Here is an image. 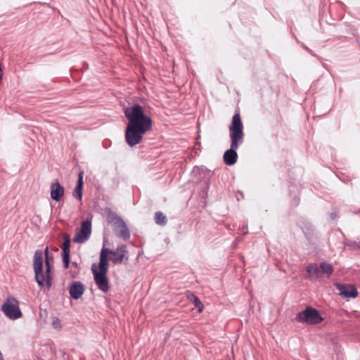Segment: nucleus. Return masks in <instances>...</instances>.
I'll return each mask as SVG.
<instances>
[{
    "label": "nucleus",
    "instance_id": "1",
    "mask_svg": "<svg viewBox=\"0 0 360 360\" xmlns=\"http://www.w3.org/2000/svg\"><path fill=\"white\" fill-rule=\"evenodd\" d=\"M128 123L125 129L127 143L133 147L142 141L144 134L153 128V120L149 112L139 104H134L124 109Z\"/></svg>",
    "mask_w": 360,
    "mask_h": 360
},
{
    "label": "nucleus",
    "instance_id": "12",
    "mask_svg": "<svg viewBox=\"0 0 360 360\" xmlns=\"http://www.w3.org/2000/svg\"><path fill=\"white\" fill-rule=\"evenodd\" d=\"M114 253H109L114 256L113 257H110L112 262L114 264H121L125 257L126 253H127V246L125 245H120L117 246L115 250H112Z\"/></svg>",
    "mask_w": 360,
    "mask_h": 360
},
{
    "label": "nucleus",
    "instance_id": "2",
    "mask_svg": "<svg viewBox=\"0 0 360 360\" xmlns=\"http://www.w3.org/2000/svg\"><path fill=\"white\" fill-rule=\"evenodd\" d=\"M45 271L43 270V252L41 250H37L33 257V270L34 279L40 288L50 290L53 279V255L49 252V248L44 250Z\"/></svg>",
    "mask_w": 360,
    "mask_h": 360
},
{
    "label": "nucleus",
    "instance_id": "15",
    "mask_svg": "<svg viewBox=\"0 0 360 360\" xmlns=\"http://www.w3.org/2000/svg\"><path fill=\"white\" fill-rule=\"evenodd\" d=\"M82 188H83V172H81L79 174V178L77 180V186L72 192L73 197L81 200L82 198Z\"/></svg>",
    "mask_w": 360,
    "mask_h": 360
},
{
    "label": "nucleus",
    "instance_id": "14",
    "mask_svg": "<svg viewBox=\"0 0 360 360\" xmlns=\"http://www.w3.org/2000/svg\"><path fill=\"white\" fill-rule=\"evenodd\" d=\"M64 188L58 180L51 184V197L55 201H60L64 195Z\"/></svg>",
    "mask_w": 360,
    "mask_h": 360
},
{
    "label": "nucleus",
    "instance_id": "3",
    "mask_svg": "<svg viewBox=\"0 0 360 360\" xmlns=\"http://www.w3.org/2000/svg\"><path fill=\"white\" fill-rule=\"evenodd\" d=\"M229 134L231 138L230 148L225 151L223 158L225 164L233 165L238 159L236 150L243 142L244 139L243 124L238 112L233 116L231 123L229 125Z\"/></svg>",
    "mask_w": 360,
    "mask_h": 360
},
{
    "label": "nucleus",
    "instance_id": "11",
    "mask_svg": "<svg viewBox=\"0 0 360 360\" xmlns=\"http://www.w3.org/2000/svg\"><path fill=\"white\" fill-rule=\"evenodd\" d=\"M337 288L340 291V295L347 298H355L358 295L356 288L350 284H338Z\"/></svg>",
    "mask_w": 360,
    "mask_h": 360
},
{
    "label": "nucleus",
    "instance_id": "22",
    "mask_svg": "<svg viewBox=\"0 0 360 360\" xmlns=\"http://www.w3.org/2000/svg\"><path fill=\"white\" fill-rule=\"evenodd\" d=\"M52 326L56 329L61 328L60 321L58 318H57V317L54 318V319L52 321Z\"/></svg>",
    "mask_w": 360,
    "mask_h": 360
},
{
    "label": "nucleus",
    "instance_id": "25",
    "mask_svg": "<svg viewBox=\"0 0 360 360\" xmlns=\"http://www.w3.org/2000/svg\"><path fill=\"white\" fill-rule=\"evenodd\" d=\"M243 229H245V227H243ZM248 233V228L245 227V230H244V234H247Z\"/></svg>",
    "mask_w": 360,
    "mask_h": 360
},
{
    "label": "nucleus",
    "instance_id": "19",
    "mask_svg": "<svg viewBox=\"0 0 360 360\" xmlns=\"http://www.w3.org/2000/svg\"><path fill=\"white\" fill-rule=\"evenodd\" d=\"M155 221L157 224L165 226L167 222V217L161 212H157L155 214Z\"/></svg>",
    "mask_w": 360,
    "mask_h": 360
},
{
    "label": "nucleus",
    "instance_id": "5",
    "mask_svg": "<svg viewBox=\"0 0 360 360\" xmlns=\"http://www.w3.org/2000/svg\"><path fill=\"white\" fill-rule=\"evenodd\" d=\"M295 320L300 323L316 325L320 323L323 319L317 309L311 307H307L304 311L296 315Z\"/></svg>",
    "mask_w": 360,
    "mask_h": 360
},
{
    "label": "nucleus",
    "instance_id": "18",
    "mask_svg": "<svg viewBox=\"0 0 360 360\" xmlns=\"http://www.w3.org/2000/svg\"><path fill=\"white\" fill-rule=\"evenodd\" d=\"M321 275L327 274L330 276L334 271L333 266L330 263L322 262L320 264Z\"/></svg>",
    "mask_w": 360,
    "mask_h": 360
},
{
    "label": "nucleus",
    "instance_id": "13",
    "mask_svg": "<svg viewBox=\"0 0 360 360\" xmlns=\"http://www.w3.org/2000/svg\"><path fill=\"white\" fill-rule=\"evenodd\" d=\"M84 285L80 281H74L69 288L70 297L73 300H78L84 292Z\"/></svg>",
    "mask_w": 360,
    "mask_h": 360
},
{
    "label": "nucleus",
    "instance_id": "17",
    "mask_svg": "<svg viewBox=\"0 0 360 360\" xmlns=\"http://www.w3.org/2000/svg\"><path fill=\"white\" fill-rule=\"evenodd\" d=\"M42 356L46 358L45 360H51L52 357L55 356L54 348L49 345H43L41 348Z\"/></svg>",
    "mask_w": 360,
    "mask_h": 360
},
{
    "label": "nucleus",
    "instance_id": "23",
    "mask_svg": "<svg viewBox=\"0 0 360 360\" xmlns=\"http://www.w3.org/2000/svg\"><path fill=\"white\" fill-rule=\"evenodd\" d=\"M330 219H333V220L335 219H336V217H337V214H336V213H335V212H331V213L330 214Z\"/></svg>",
    "mask_w": 360,
    "mask_h": 360
},
{
    "label": "nucleus",
    "instance_id": "9",
    "mask_svg": "<svg viewBox=\"0 0 360 360\" xmlns=\"http://www.w3.org/2000/svg\"><path fill=\"white\" fill-rule=\"evenodd\" d=\"M63 243L61 246L62 248V257L63 265L65 269H68L70 262V243L71 239L68 233H63Z\"/></svg>",
    "mask_w": 360,
    "mask_h": 360
},
{
    "label": "nucleus",
    "instance_id": "6",
    "mask_svg": "<svg viewBox=\"0 0 360 360\" xmlns=\"http://www.w3.org/2000/svg\"><path fill=\"white\" fill-rule=\"evenodd\" d=\"M1 311L6 317L11 320H16L22 316L19 307V302L13 297H7L1 306Z\"/></svg>",
    "mask_w": 360,
    "mask_h": 360
},
{
    "label": "nucleus",
    "instance_id": "21",
    "mask_svg": "<svg viewBox=\"0 0 360 360\" xmlns=\"http://www.w3.org/2000/svg\"><path fill=\"white\" fill-rule=\"evenodd\" d=\"M192 296L193 297V302H194L195 307L198 309L199 312H201L203 309L202 303L201 302V301L197 296H195L193 294L192 295Z\"/></svg>",
    "mask_w": 360,
    "mask_h": 360
},
{
    "label": "nucleus",
    "instance_id": "24",
    "mask_svg": "<svg viewBox=\"0 0 360 360\" xmlns=\"http://www.w3.org/2000/svg\"><path fill=\"white\" fill-rule=\"evenodd\" d=\"M306 49L308 51V52H309L310 54H311V55L314 56V54H313V52H312V51H311V49H309V48H307V47H306Z\"/></svg>",
    "mask_w": 360,
    "mask_h": 360
},
{
    "label": "nucleus",
    "instance_id": "8",
    "mask_svg": "<svg viewBox=\"0 0 360 360\" xmlns=\"http://www.w3.org/2000/svg\"><path fill=\"white\" fill-rule=\"evenodd\" d=\"M91 233V221L89 219L82 222L80 228L77 231L73 242L77 243H82L86 241Z\"/></svg>",
    "mask_w": 360,
    "mask_h": 360
},
{
    "label": "nucleus",
    "instance_id": "4",
    "mask_svg": "<svg viewBox=\"0 0 360 360\" xmlns=\"http://www.w3.org/2000/svg\"><path fill=\"white\" fill-rule=\"evenodd\" d=\"M109 221L112 223L113 231L115 236L125 241L131 237L130 231L123 219L113 213L108 216Z\"/></svg>",
    "mask_w": 360,
    "mask_h": 360
},
{
    "label": "nucleus",
    "instance_id": "7",
    "mask_svg": "<svg viewBox=\"0 0 360 360\" xmlns=\"http://www.w3.org/2000/svg\"><path fill=\"white\" fill-rule=\"evenodd\" d=\"M91 271L94 274L95 283L98 289L104 292L108 291L110 285L107 278L108 272L98 271V267L96 263L92 264Z\"/></svg>",
    "mask_w": 360,
    "mask_h": 360
},
{
    "label": "nucleus",
    "instance_id": "10",
    "mask_svg": "<svg viewBox=\"0 0 360 360\" xmlns=\"http://www.w3.org/2000/svg\"><path fill=\"white\" fill-rule=\"evenodd\" d=\"M107 240L104 239L103 248L100 252V260L98 263V271L108 272V257L109 253H113L112 250L105 248Z\"/></svg>",
    "mask_w": 360,
    "mask_h": 360
},
{
    "label": "nucleus",
    "instance_id": "16",
    "mask_svg": "<svg viewBox=\"0 0 360 360\" xmlns=\"http://www.w3.org/2000/svg\"><path fill=\"white\" fill-rule=\"evenodd\" d=\"M306 271L309 274V276L307 278L309 280H311L314 276L316 278L321 277L320 266H319L316 263L309 264L306 267Z\"/></svg>",
    "mask_w": 360,
    "mask_h": 360
},
{
    "label": "nucleus",
    "instance_id": "20",
    "mask_svg": "<svg viewBox=\"0 0 360 360\" xmlns=\"http://www.w3.org/2000/svg\"><path fill=\"white\" fill-rule=\"evenodd\" d=\"M345 245L351 250H360V242L352 240H345Z\"/></svg>",
    "mask_w": 360,
    "mask_h": 360
}]
</instances>
